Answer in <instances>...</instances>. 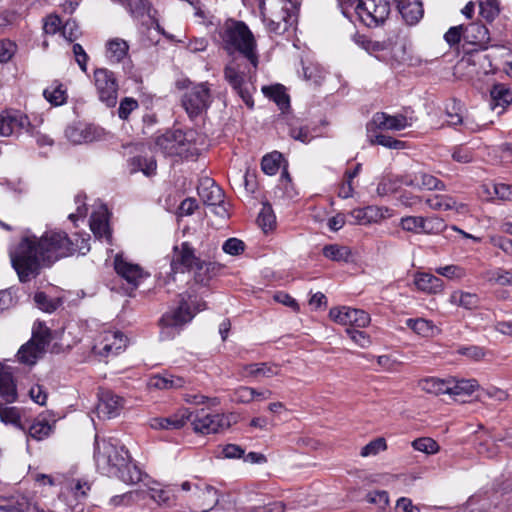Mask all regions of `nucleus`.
Segmentation results:
<instances>
[{"label": "nucleus", "instance_id": "obj_1", "mask_svg": "<svg viewBox=\"0 0 512 512\" xmlns=\"http://www.w3.org/2000/svg\"><path fill=\"white\" fill-rule=\"evenodd\" d=\"M89 239H70L62 231H46L41 237L25 235L9 250L12 267L20 282H27L39 275L41 267L50 266L60 258L75 252L85 254L89 250Z\"/></svg>", "mask_w": 512, "mask_h": 512}, {"label": "nucleus", "instance_id": "obj_2", "mask_svg": "<svg viewBox=\"0 0 512 512\" xmlns=\"http://www.w3.org/2000/svg\"><path fill=\"white\" fill-rule=\"evenodd\" d=\"M219 35L223 48L229 55L239 53L226 65L224 76L231 87L238 93L243 102L249 107L254 106L252 94L255 87L250 74L259 63L256 39L249 27L242 21L227 20Z\"/></svg>", "mask_w": 512, "mask_h": 512}, {"label": "nucleus", "instance_id": "obj_3", "mask_svg": "<svg viewBox=\"0 0 512 512\" xmlns=\"http://www.w3.org/2000/svg\"><path fill=\"white\" fill-rule=\"evenodd\" d=\"M94 461L100 473L127 484L142 480L143 473L131 461L128 450L115 438L95 436Z\"/></svg>", "mask_w": 512, "mask_h": 512}, {"label": "nucleus", "instance_id": "obj_4", "mask_svg": "<svg viewBox=\"0 0 512 512\" xmlns=\"http://www.w3.org/2000/svg\"><path fill=\"white\" fill-rule=\"evenodd\" d=\"M258 6L269 33L282 35L293 24L296 5L292 0H261Z\"/></svg>", "mask_w": 512, "mask_h": 512}, {"label": "nucleus", "instance_id": "obj_5", "mask_svg": "<svg viewBox=\"0 0 512 512\" xmlns=\"http://www.w3.org/2000/svg\"><path fill=\"white\" fill-rule=\"evenodd\" d=\"M342 14L352 18L356 14L367 26L383 23L390 13V0H338Z\"/></svg>", "mask_w": 512, "mask_h": 512}, {"label": "nucleus", "instance_id": "obj_6", "mask_svg": "<svg viewBox=\"0 0 512 512\" xmlns=\"http://www.w3.org/2000/svg\"><path fill=\"white\" fill-rule=\"evenodd\" d=\"M156 148L167 156L194 157L200 149L195 142V132L176 130L157 137Z\"/></svg>", "mask_w": 512, "mask_h": 512}, {"label": "nucleus", "instance_id": "obj_7", "mask_svg": "<svg viewBox=\"0 0 512 512\" xmlns=\"http://www.w3.org/2000/svg\"><path fill=\"white\" fill-rule=\"evenodd\" d=\"M171 269L175 273L195 270L196 281L203 283L208 278L202 277V270L205 269L207 273H214L216 265L213 262L201 260L195 255L192 247L187 242H184L180 247L174 248Z\"/></svg>", "mask_w": 512, "mask_h": 512}, {"label": "nucleus", "instance_id": "obj_8", "mask_svg": "<svg viewBox=\"0 0 512 512\" xmlns=\"http://www.w3.org/2000/svg\"><path fill=\"white\" fill-rule=\"evenodd\" d=\"M186 91L182 95V106L190 118L205 112L212 103L211 89L207 82L192 84L186 81Z\"/></svg>", "mask_w": 512, "mask_h": 512}, {"label": "nucleus", "instance_id": "obj_9", "mask_svg": "<svg viewBox=\"0 0 512 512\" xmlns=\"http://www.w3.org/2000/svg\"><path fill=\"white\" fill-rule=\"evenodd\" d=\"M94 84L99 100L108 107H114L118 97V83L114 73L106 68L96 69Z\"/></svg>", "mask_w": 512, "mask_h": 512}, {"label": "nucleus", "instance_id": "obj_10", "mask_svg": "<svg viewBox=\"0 0 512 512\" xmlns=\"http://www.w3.org/2000/svg\"><path fill=\"white\" fill-rule=\"evenodd\" d=\"M127 338L120 331L102 332L95 344L93 352L101 357H110L119 354L126 347Z\"/></svg>", "mask_w": 512, "mask_h": 512}, {"label": "nucleus", "instance_id": "obj_11", "mask_svg": "<svg viewBox=\"0 0 512 512\" xmlns=\"http://www.w3.org/2000/svg\"><path fill=\"white\" fill-rule=\"evenodd\" d=\"M190 419L194 431L201 434L218 433L230 425L225 415L210 414L204 410L197 412L195 415L192 414Z\"/></svg>", "mask_w": 512, "mask_h": 512}, {"label": "nucleus", "instance_id": "obj_12", "mask_svg": "<svg viewBox=\"0 0 512 512\" xmlns=\"http://www.w3.org/2000/svg\"><path fill=\"white\" fill-rule=\"evenodd\" d=\"M114 268L116 273L122 277L132 289H136L140 283L149 276L138 264L128 261L122 254L115 256Z\"/></svg>", "mask_w": 512, "mask_h": 512}, {"label": "nucleus", "instance_id": "obj_13", "mask_svg": "<svg viewBox=\"0 0 512 512\" xmlns=\"http://www.w3.org/2000/svg\"><path fill=\"white\" fill-rule=\"evenodd\" d=\"M330 317L341 325L363 328L370 323V316L367 312L350 307L333 308L329 313Z\"/></svg>", "mask_w": 512, "mask_h": 512}, {"label": "nucleus", "instance_id": "obj_14", "mask_svg": "<svg viewBox=\"0 0 512 512\" xmlns=\"http://www.w3.org/2000/svg\"><path fill=\"white\" fill-rule=\"evenodd\" d=\"M104 135L105 131L94 125H71L65 130L66 138L73 144H82L101 140Z\"/></svg>", "mask_w": 512, "mask_h": 512}, {"label": "nucleus", "instance_id": "obj_15", "mask_svg": "<svg viewBox=\"0 0 512 512\" xmlns=\"http://www.w3.org/2000/svg\"><path fill=\"white\" fill-rule=\"evenodd\" d=\"M124 405L123 398L111 391H103L99 395L97 414L99 418L111 419L117 417Z\"/></svg>", "mask_w": 512, "mask_h": 512}, {"label": "nucleus", "instance_id": "obj_16", "mask_svg": "<svg viewBox=\"0 0 512 512\" xmlns=\"http://www.w3.org/2000/svg\"><path fill=\"white\" fill-rule=\"evenodd\" d=\"M410 125L411 123L405 115H389L385 112H377L373 115L367 129L370 131V126H374L379 130L400 131Z\"/></svg>", "mask_w": 512, "mask_h": 512}, {"label": "nucleus", "instance_id": "obj_17", "mask_svg": "<svg viewBox=\"0 0 512 512\" xmlns=\"http://www.w3.org/2000/svg\"><path fill=\"white\" fill-rule=\"evenodd\" d=\"M402 185L425 190H444L445 184L435 176L423 171L401 177Z\"/></svg>", "mask_w": 512, "mask_h": 512}, {"label": "nucleus", "instance_id": "obj_18", "mask_svg": "<svg viewBox=\"0 0 512 512\" xmlns=\"http://www.w3.org/2000/svg\"><path fill=\"white\" fill-rule=\"evenodd\" d=\"M194 312L191 311L189 303L184 297L181 298L179 306L164 314L160 320L164 327H180L192 320Z\"/></svg>", "mask_w": 512, "mask_h": 512}, {"label": "nucleus", "instance_id": "obj_19", "mask_svg": "<svg viewBox=\"0 0 512 512\" xmlns=\"http://www.w3.org/2000/svg\"><path fill=\"white\" fill-rule=\"evenodd\" d=\"M197 191L205 205L220 206L224 202L223 190L211 178H202Z\"/></svg>", "mask_w": 512, "mask_h": 512}, {"label": "nucleus", "instance_id": "obj_20", "mask_svg": "<svg viewBox=\"0 0 512 512\" xmlns=\"http://www.w3.org/2000/svg\"><path fill=\"white\" fill-rule=\"evenodd\" d=\"M29 126L28 117L20 111L0 114V136H10L16 131L26 129Z\"/></svg>", "mask_w": 512, "mask_h": 512}, {"label": "nucleus", "instance_id": "obj_21", "mask_svg": "<svg viewBox=\"0 0 512 512\" xmlns=\"http://www.w3.org/2000/svg\"><path fill=\"white\" fill-rule=\"evenodd\" d=\"M280 366L275 363L261 362L244 365L242 367V375L244 377H251L256 380L263 378H271L280 374Z\"/></svg>", "mask_w": 512, "mask_h": 512}, {"label": "nucleus", "instance_id": "obj_22", "mask_svg": "<svg viewBox=\"0 0 512 512\" xmlns=\"http://www.w3.org/2000/svg\"><path fill=\"white\" fill-rule=\"evenodd\" d=\"M109 213L106 206L101 205L94 211L90 219V228L97 238H106L110 241L111 232L108 223Z\"/></svg>", "mask_w": 512, "mask_h": 512}, {"label": "nucleus", "instance_id": "obj_23", "mask_svg": "<svg viewBox=\"0 0 512 512\" xmlns=\"http://www.w3.org/2000/svg\"><path fill=\"white\" fill-rule=\"evenodd\" d=\"M351 223L355 225H369L377 223L385 217L383 209L378 206H366L350 212Z\"/></svg>", "mask_w": 512, "mask_h": 512}, {"label": "nucleus", "instance_id": "obj_24", "mask_svg": "<svg viewBox=\"0 0 512 512\" xmlns=\"http://www.w3.org/2000/svg\"><path fill=\"white\" fill-rule=\"evenodd\" d=\"M6 512H45L32 497L15 495L2 506Z\"/></svg>", "mask_w": 512, "mask_h": 512}, {"label": "nucleus", "instance_id": "obj_25", "mask_svg": "<svg viewBox=\"0 0 512 512\" xmlns=\"http://www.w3.org/2000/svg\"><path fill=\"white\" fill-rule=\"evenodd\" d=\"M464 42L486 48L489 41L488 29L480 23H470L464 26Z\"/></svg>", "mask_w": 512, "mask_h": 512}, {"label": "nucleus", "instance_id": "obj_26", "mask_svg": "<svg viewBox=\"0 0 512 512\" xmlns=\"http://www.w3.org/2000/svg\"><path fill=\"white\" fill-rule=\"evenodd\" d=\"M186 384L185 378L164 372L162 374H156L149 378L148 385L151 388L160 390H172L184 387Z\"/></svg>", "mask_w": 512, "mask_h": 512}, {"label": "nucleus", "instance_id": "obj_27", "mask_svg": "<svg viewBox=\"0 0 512 512\" xmlns=\"http://www.w3.org/2000/svg\"><path fill=\"white\" fill-rule=\"evenodd\" d=\"M425 202L432 210H455L458 213H465L467 211V206L464 203H459L448 195H433L428 197Z\"/></svg>", "mask_w": 512, "mask_h": 512}, {"label": "nucleus", "instance_id": "obj_28", "mask_svg": "<svg viewBox=\"0 0 512 512\" xmlns=\"http://www.w3.org/2000/svg\"><path fill=\"white\" fill-rule=\"evenodd\" d=\"M397 8L407 24H416L423 16V7L420 0H395Z\"/></svg>", "mask_w": 512, "mask_h": 512}, {"label": "nucleus", "instance_id": "obj_29", "mask_svg": "<svg viewBox=\"0 0 512 512\" xmlns=\"http://www.w3.org/2000/svg\"><path fill=\"white\" fill-rule=\"evenodd\" d=\"M414 284L418 290L428 294H439L444 290L443 280L430 273H416Z\"/></svg>", "mask_w": 512, "mask_h": 512}, {"label": "nucleus", "instance_id": "obj_30", "mask_svg": "<svg viewBox=\"0 0 512 512\" xmlns=\"http://www.w3.org/2000/svg\"><path fill=\"white\" fill-rule=\"evenodd\" d=\"M0 397L6 403H12L17 398V390L12 373L8 367L3 365H0Z\"/></svg>", "mask_w": 512, "mask_h": 512}, {"label": "nucleus", "instance_id": "obj_31", "mask_svg": "<svg viewBox=\"0 0 512 512\" xmlns=\"http://www.w3.org/2000/svg\"><path fill=\"white\" fill-rule=\"evenodd\" d=\"M43 343L38 344L29 340L26 344L22 345L17 354L19 361L27 365L35 364L45 353L46 348L43 347Z\"/></svg>", "mask_w": 512, "mask_h": 512}, {"label": "nucleus", "instance_id": "obj_32", "mask_svg": "<svg viewBox=\"0 0 512 512\" xmlns=\"http://www.w3.org/2000/svg\"><path fill=\"white\" fill-rule=\"evenodd\" d=\"M490 107L492 110L500 108L498 113H502L506 106L512 103V91L504 84H495L490 91Z\"/></svg>", "mask_w": 512, "mask_h": 512}, {"label": "nucleus", "instance_id": "obj_33", "mask_svg": "<svg viewBox=\"0 0 512 512\" xmlns=\"http://www.w3.org/2000/svg\"><path fill=\"white\" fill-rule=\"evenodd\" d=\"M406 326L413 330L417 335L424 338H432L440 334L441 330L431 320L424 318L412 319L405 321Z\"/></svg>", "mask_w": 512, "mask_h": 512}, {"label": "nucleus", "instance_id": "obj_34", "mask_svg": "<svg viewBox=\"0 0 512 512\" xmlns=\"http://www.w3.org/2000/svg\"><path fill=\"white\" fill-rule=\"evenodd\" d=\"M478 387V382L475 379H448V395L453 397L469 396L478 389Z\"/></svg>", "mask_w": 512, "mask_h": 512}, {"label": "nucleus", "instance_id": "obj_35", "mask_svg": "<svg viewBox=\"0 0 512 512\" xmlns=\"http://www.w3.org/2000/svg\"><path fill=\"white\" fill-rule=\"evenodd\" d=\"M262 92L266 97L273 100L281 111L284 112L290 107V98L283 85L263 86Z\"/></svg>", "mask_w": 512, "mask_h": 512}, {"label": "nucleus", "instance_id": "obj_36", "mask_svg": "<svg viewBox=\"0 0 512 512\" xmlns=\"http://www.w3.org/2000/svg\"><path fill=\"white\" fill-rule=\"evenodd\" d=\"M43 96L52 106L55 107L65 104L68 98L67 89L59 81H53L47 88H45Z\"/></svg>", "mask_w": 512, "mask_h": 512}, {"label": "nucleus", "instance_id": "obj_37", "mask_svg": "<svg viewBox=\"0 0 512 512\" xmlns=\"http://www.w3.org/2000/svg\"><path fill=\"white\" fill-rule=\"evenodd\" d=\"M449 302L452 305L472 310L479 306L480 298L476 293L456 290L451 293Z\"/></svg>", "mask_w": 512, "mask_h": 512}, {"label": "nucleus", "instance_id": "obj_38", "mask_svg": "<svg viewBox=\"0 0 512 512\" xmlns=\"http://www.w3.org/2000/svg\"><path fill=\"white\" fill-rule=\"evenodd\" d=\"M191 417L192 413L182 416L174 415L167 418L158 417L151 420L150 426L153 429L177 430L182 428Z\"/></svg>", "mask_w": 512, "mask_h": 512}, {"label": "nucleus", "instance_id": "obj_39", "mask_svg": "<svg viewBox=\"0 0 512 512\" xmlns=\"http://www.w3.org/2000/svg\"><path fill=\"white\" fill-rule=\"evenodd\" d=\"M193 493L201 501V506L204 508L203 512L210 510L219 501L218 491L210 485L203 487L196 485Z\"/></svg>", "mask_w": 512, "mask_h": 512}, {"label": "nucleus", "instance_id": "obj_40", "mask_svg": "<svg viewBox=\"0 0 512 512\" xmlns=\"http://www.w3.org/2000/svg\"><path fill=\"white\" fill-rule=\"evenodd\" d=\"M139 498H150L158 505L170 506L173 503V497L169 491L159 487H147L138 491Z\"/></svg>", "mask_w": 512, "mask_h": 512}, {"label": "nucleus", "instance_id": "obj_41", "mask_svg": "<svg viewBox=\"0 0 512 512\" xmlns=\"http://www.w3.org/2000/svg\"><path fill=\"white\" fill-rule=\"evenodd\" d=\"M129 169L131 173L141 171L145 176H152L156 173L157 164L153 157H133L129 161Z\"/></svg>", "mask_w": 512, "mask_h": 512}, {"label": "nucleus", "instance_id": "obj_42", "mask_svg": "<svg viewBox=\"0 0 512 512\" xmlns=\"http://www.w3.org/2000/svg\"><path fill=\"white\" fill-rule=\"evenodd\" d=\"M129 50L127 42L120 38H115L107 43V57L111 62H120L123 60Z\"/></svg>", "mask_w": 512, "mask_h": 512}, {"label": "nucleus", "instance_id": "obj_43", "mask_svg": "<svg viewBox=\"0 0 512 512\" xmlns=\"http://www.w3.org/2000/svg\"><path fill=\"white\" fill-rule=\"evenodd\" d=\"M421 390L434 394V395H441V394H448V379H439L436 377H428L425 379H422L418 383Z\"/></svg>", "mask_w": 512, "mask_h": 512}, {"label": "nucleus", "instance_id": "obj_44", "mask_svg": "<svg viewBox=\"0 0 512 512\" xmlns=\"http://www.w3.org/2000/svg\"><path fill=\"white\" fill-rule=\"evenodd\" d=\"M482 191L484 196L489 199L495 195L503 201H512V186L505 183H497L492 185H483Z\"/></svg>", "mask_w": 512, "mask_h": 512}, {"label": "nucleus", "instance_id": "obj_45", "mask_svg": "<svg viewBox=\"0 0 512 512\" xmlns=\"http://www.w3.org/2000/svg\"><path fill=\"white\" fill-rule=\"evenodd\" d=\"M323 255L332 261L348 262L351 257V250L347 246L329 244L323 247Z\"/></svg>", "mask_w": 512, "mask_h": 512}, {"label": "nucleus", "instance_id": "obj_46", "mask_svg": "<svg viewBox=\"0 0 512 512\" xmlns=\"http://www.w3.org/2000/svg\"><path fill=\"white\" fill-rule=\"evenodd\" d=\"M483 277L491 284L512 286V270L496 268L486 271Z\"/></svg>", "mask_w": 512, "mask_h": 512}, {"label": "nucleus", "instance_id": "obj_47", "mask_svg": "<svg viewBox=\"0 0 512 512\" xmlns=\"http://www.w3.org/2000/svg\"><path fill=\"white\" fill-rule=\"evenodd\" d=\"M63 489L69 492L76 500L85 499L90 485L87 481L71 479L64 482Z\"/></svg>", "mask_w": 512, "mask_h": 512}, {"label": "nucleus", "instance_id": "obj_48", "mask_svg": "<svg viewBox=\"0 0 512 512\" xmlns=\"http://www.w3.org/2000/svg\"><path fill=\"white\" fill-rule=\"evenodd\" d=\"M34 302L40 310L47 313L54 312L61 305L59 298H50L44 292H37L34 296Z\"/></svg>", "mask_w": 512, "mask_h": 512}, {"label": "nucleus", "instance_id": "obj_49", "mask_svg": "<svg viewBox=\"0 0 512 512\" xmlns=\"http://www.w3.org/2000/svg\"><path fill=\"white\" fill-rule=\"evenodd\" d=\"M477 453L487 457L493 458L499 452V447L496 444L495 440H493L489 436H485L484 438H479L476 444Z\"/></svg>", "mask_w": 512, "mask_h": 512}, {"label": "nucleus", "instance_id": "obj_50", "mask_svg": "<svg viewBox=\"0 0 512 512\" xmlns=\"http://www.w3.org/2000/svg\"><path fill=\"white\" fill-rule=\"evenodd\" d=\"M124 4L134 18L150 16L151 7L147 0H125Z\"/></svg>", "mask_w": 512, "mask_h": 512}, {"label": "nucleus", "instance_id": "obj_51", "mask_svg": "<svg viewBox=\"0 0 512 512\" xmlns=\"http://www.w3.org/2000/svg\"><path fill=\"white\" fill-rule=\"evenodd\" d=\"M0 420L5 424H12L21 427L20 411L15 406L0 404Z\"/></svg>", "mask_w": 512, "mask_h": 512}, {"label": "nucleus", "instance_id": "obj_52", "mask_svg": "<svg viewBox=\"0 0 512 512\" xmlns=\"http://www.w3.org/2000/svg\"><path fill=\"white\" fill-rule=\"evenodd\" d=\"M282 155L279 152H273L263 157L261 162L262 171L267 175H275L280 167Z\"/></svg>", "mask_w": 512, "mask_h": 512}, {"label": "nucleus", "instance_id": "obj_53", "mask_svg": "<svg viewBox=\"0 0 512 512\" xmlns=\"http://www.w3.org/2000/svg\"><path fill=\"white\" fill-rule=\"evenodd\" d=\"M369 142L371 145L377 144L389 149L396 150H400L405 147V142L394 139L393 137L384 134H378L375 135L374 137L370 136Z\"/></svg>", "mask_w": 512, "mask_h": 512}, {"label": "nucleus", "instance_id": "obj_54", "mask_svg": "<svg viewBox=\"0 0 512 512\" xmlns=\"http://www.w3.org/2000/svg\"><path fill=\"white\" fill-rule=\"evenodd\" d=\"M480 15L487 21H493L499 14L497 0H478Z\"/></svg>", "mask_w": 512, "mask_h": 512}, {"label": "nucleus", "instance_id": "obj_55", "mask_svg": "<svg viewBox=\"0 0 512 512\" xmlns=\"http://www.w3.org/2000/svg\"><path fill=\"white\" fill-rule=\"evenodd\" d=\"M435 272L450 280H461L466 276V270L459 265H446L438 267Z\"/></svg>", "mask_w": 512, "mask_h": 512}, {"label": "nucleus", "instance_id": "obj_56", "mask_svg": "<svg viewBox=\"0 0 512 512\" xmlns=\"http://www.w3.org/2000/svg\"><path fill=\"white\" fill-rule=\"evenodd\" d=\"M412 447L426 454H435L439 451L438 443L430 437H422L412 442Z\"/></svg>", "mask_w": 512, "mask_h": 512}, {"label": "nucleus", "instance_id": "obj_57", "mask_svg": "<svg viewBox=\"0 0 512 512\" xmlns=\"http://www.w3.org/2000/svg\"><path fill=\"white\" fill-rule=\"evenodd\" d=\"M424 217L422 216H407L401 219L400 225L403 230L413 232L416 234L423 233Z\"/></svg>", "mask_w": 512, "mask_h": 512}, {"label": "nucleus", "instance_id": "obj_58", "mask_svg": "<svg viewBox=\"0 0 512 512\" xmlns=\"http://www.w3.org/2000/svg\"><path fill=\"white\" fill-rule=\"evenodd\" d=\"M399 184H402L401 178L395 179L391 176L383 177L377 185V194L379 196L389 195L397 190Z\"/></svg>", "mask_w": 512, "mask_h": 512}, {"label": "nucleus", "instance_id": "obj_59", "mask_svg": "<svg viewBox=\"0 0 512 512\" xmlns=\"http://www.w3.org/2000/svg\"><path fill=\"white\" fill-rule=\"evenodd\" d=\"M387 444L384 438H376L362 447L360 455L362 457L375 456L381 451L386 450Z\"/></svg>", "mask_w": 512, "mask_h": 512}, {"label": "nucleus", "instance_id": "obj_60", "mask_svg": "<svg viewBox=\"0 0 512 512\" xmlns=\"http://www.w3.org/2000/svg\"><path fill=\"white\" fill-rule=\"evenodd\" d=\"M424 234H438L446 228V224L443 219L433 216L424 217Z\"/></svg>", "mask_w": 512, "mask_h": 512}, {"label": "nucleus", "instance_id": "obj_61", "mask_svg": "<svg viewBox=\"0 0 512 512\" xmlns=\"http://www.w3.org/2000/svg\"><path fill=\"white\" fill-rule=\"evenodd\" d=\"M51 426L46 421H36L29 427V435L36 439L42 440L50 433Z\"/></svg>", "mask_w": 512, "mask_h": 512}, {"label": "nucleus", "instance_id": "obj_62", "mask_svg": "<svg viewBox=\"0 0 512 512\" xmlns=\"http://www.w3.org/2000/svg\"><path fill=\"white\" fill-rule=\"evenodd\" d=\"M38 344L43 343V347H47L50 342V330L42 325V323H38L33 327L32 338L30 339Z\"/></svg>", "mask_w": 512, "mask_h": 512}, {"label": "nucleus", "instance_id": "obj_63", "mask_svg": "<svg viewBox=\"0 0 512 512\" xmlns=\"http://www.w3.org/2000/svg\"><path fill=\"white\" fill-rule=\"evenodd\" d=\"M257 221L264 231L273 228L275 216L270 206H264L258 215Z\"/></svg>", "mask_w": 512, "mask_h": 512}, {"label": "nucleus", "instance_id": "obj_64", "mask_svg": "<svg viewBox=\"0 0 512 512\" xmlns=\"http://www.w3.org/2000/svg\"><path fill=\"white\" fill-rule=\"evenodd\" d=\"M346 333L354 343L362 348L368 347L371 343L370 337L363 331L349 327L346 329Z\"/></svg>", "mask_w": 512, "mask_h": 512}]
</instances>
